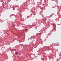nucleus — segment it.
Instances as JSON below:
<instances>
[{
	"mask_svg": "<svg viewBox=\"0 0 61 61\" xmlns=\"http://www.w3.org/2000/svg\"><path fill=\"white\" fill-rule=\"evenodd\" d=\"M15 54H16V55H17V54H18V53L17 52H16L15 53Z\"/></svg>",
	"mask_w": 61,
	"mask_h": 61,
	"instance_id": "nucleus-2",
	"label": "nucleus"
},
{
	"mask_svg": "<svg viewBox=\"0 0 61 61\" xmlns=\"http://www.w3.org/2000/svg\"><path fill=\"white\" fill-rule=\"evenodd\" d=\"M25 31H27V29H26L25 30Z\"/></svg>",
	"mask_w": 61,
	"mask_h": 61,
	"instance_id": "nucleus-3",
	"label": "nucleus"
},
{
	"mask_svg": "<svg viewBox=\"0 0 61 61\" xmlns=\"http://www.w3.org/2000/svg\"><path fill=\"white\" fill-rule=\"evenodd\" d=\"M53 16V15H51V16H50L49 17H50H50H51V16Z\"/></svg>",
	"mask_w": 61,
	"mask_h": 61,
	"instance_id": "nucleus-1",
	"label": "nucleus"
},
{
	"mask_svg": "<svg viewBox=\"0 0 61 61\" xmlns=\"http://www.w3.org/2000/svg\"><path fill=\"white\" fill-rule=\"evenodd\" d=\"M53 25V24H52V25L53 26V25Z\"/></svg>",
	"mask_w": 61,
	"mask_h": 61,
	"instance_id": "nucleus-4",
	"label": "nucleus"
}]
</instances>
